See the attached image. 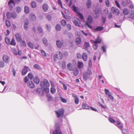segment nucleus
Wrapping results in <instances>:
<instances>
[{"mask_svg": "<svg viewBox=\"0 0 134 134\" xmlns=\"http://www.w3.org/2000/svg\"><path fill=\"white\" fill-rule=\"evenodd\" d=\"M9 58L7 55H4L3 57V60L5 62H8Z\"/></svg>", "mask_w": 134, "mask_h": 134, "instance_id": "412c9836", "label": "nucleus"}, {"mask_svg": "<svg viewBox=\"0 0 134 134\" xmlns=\"http://www.w3.org/2000/svg\"><path fill=\"white\" fill-rule=\"evenodd\" d=\"M64 43V42L63 41L61 42L59 40H58L56 41L57 46L59 48H60L63 45Z\"/></svg>", "mask_w": 134, "mask_h": 134, "instance_id": "9b49d317", "label": "nucleus"}, {"mask_svg": "<svg viewBox=\"0 0 134 134\" xmlns=\"http://www.w3.org/2000/svg\"><path fill=\"white\" fill-rule=\"evenodd\" d=\"M55 127V130L53 131V134H62L61 131L60 130V126L58 124H56Z\"/></svg>", "mask_w": 134, "mask_h": 134, "instance_id": "20e7f679", "label": "nucleus"}, {"mask_svg": "<svg viewBox=\"0 0 134 134\" xmlns=\"http://www.w3.org/2000/svg\"><path fill=\"white\" fill-rule=\"evenodd\" d=\"M82 58L84 61H86L87 58V54L85 53H83L82 55Z\"/></svg>", "mask_w": 134, "mask_h": 134, "instance_id": "b1692460", "label": "nucleus"}, {"mask_svg": "<svg viewBox=\"0 0 134 134\" xmlns=\"http://www.w3.org/2000/svg\"><path fill=\"white\" fill-rule=\"evenodd\" d=\"M77 67L79 69H82L83 66V63L81 62L78 61L77 63Z\"/></svg>", "mask_w": 134, "mask_h": 134, "instance_id": "6ab92c4d", "label": "nucleus"}, {"mask_svg": "<svg viewBox=\"0 0 134 134\" xmlns=\"http://www.w3.org/2000/svg\"><path fill=\"white\" fill-rule=\"evenodd\" d=\"M13 53L16 55L18 54L20 55L22 54L21 51H13Z\"/></svg>", "mask_w": 134, "mask_h": 134, "instance_id": "e433bc0d", "label": "nucleus"}, {"mask_svg": "<svg viewBox=\"0 0 134 134\" xmlns=\"http://www.w3.org/2000/svg\"><path fill=\"white\" fill-rule=\"evenodd\" d=\"M58 3L60 5L61 7L62 8H63L62 3L60 0H58Z\"/></svg>", "mask_w": 134, "mask_h": 134, "instance_id": "774afa93", "label": "nucleus"}, {"mask_svg": "<svg viewBox=\"0 0 134 134\" xmlns=\"http://www.w3.org/2000/svg\"><path fill=\"white\" fill-rule=\"evenodd\" d=\"M61 25L64 26L65 25L66 22L65 20H62L61 21Z\"/></svg>", "mask_w": 134, "mask_h": 134, "instance_id": "c03bdc74", "label": "nucleus"}, {"mask_svg": "<svg viewBox=\"0 0 134 134\" xmlns=\"http://www.w3.org/2000/svg\"><path fill=\"white\" fill-rule=\"evenodd\" d=\"M104 91L105 94L106 95H108L109 94H110V93L109 91L108 90L105 89H104Z\"/></svg>", "mask_w": 134, "mask_h": 134, "instance_id": "e2e57ef3", "label": "nucleus"}, {"mask_svg": "<svg viewBox=\"0 0 134 134\" xmlns=\"http://www.w3.org/2000/svg\"><path fill=\"white\" fill-rule=\"evenodd\" d=\"M82 107L84 109H90V107L85 103H82Z\"/></svg>", "mask_w": 134, "mask_h": 134, "instance_id": "4be33fe9", "label": "nucleus"}, {"mask_svg": "<svg viewBox=\"0 0 134 134\" xmlns=\"http://www.w3.org/2000/svg\"><path fill=\"white\" fill-rule=\"evenodd\" d=\"M27 45L31 49H34V44L31 42H29L27 43Z\"/></svg>", "mask_w": 134, "mask_h": 134, "instance_id": "7c9ffc66", "label": "nucleus"}, {"mask_svg": "<svg viewBox=\"0 0 134 134\" xmlns=\"http://www.w3.org/2000/svg\"><path fill=\"white\" fill-rule=\"evenodd\" d=\"M21 8L20 7L17 6L15 8L16 12L18 13H19L21 11Z\"/></svg>", "mask_w": 134, "mask_h": 134, "instance_id": "79ce46f5", "label": "nucleus"}, {"mask_svg": "<svg viewBox=\"0 0 134 134\" xmlns=\"http://www.w3.org/2000/svg\"><path fill=\"white\" fill-rule=\"evenodd\" d=\"M109 121L111 122V123H113L114 122H115V121L114 120L112 119L111 117H109L108 119Z\"/></svg>", "mask_w": 134, "mask_h": 134, "instance_id": "5fc2aeb1", "label": "nucleus"}, {"mask_svg": "<svg viewBox=\"0 0 134 134\" xmlns=\"http://www.w3.org/2000/svg\"><path fill=\"white\" fill-rule=\"evenodd\" d=\"M108 97L110 100H111L112 101H113L114 98L110 94H108Z\"/></svg>", "mask_w": 134, "mask_h": 134, "instance_id": "de8ad7c7", "label": "nucleus"}, {"mask_svg": "<svg viewBox=\"0 0 134 134\" xmlns=\"http://www.w3.org/2000/svg\"><path fill=\"white\" fill-rule=\"evenodd\" d=\"M94 16L95 18H97L99 16V11L97 10H95L94 11Z\"/></svg>", "mask_w": 134, "mask_h": 134, "instance_id": "a878e982", "label": "nucleus"}, {"mask_svg": "<svg viewBox=\"0 0 134 134\" xmlns=\"http://www.w3.org/2000/svg\"><path fill=\"white\" fill-rule=\"evenodd\" d=\"M28 67L26 66L24 67L22 71V75H24L26 74L28 71Z\"/></svg>", "mask_w": 134, "mask_h": 134, "instance_id": "2eb2a0df", "label": "nucleus"}, {"mask_svg": "<svg viewBox=\"0 0 134 134\" xmlns=\"http://www.w3.org/2000/svg\"><path fill=\"white\" fill-rule=\"evenodd\" d=\"M73 73L75 76H77L79 74L78 69L77 68H75L73 71Z\"/></svg>", "mask_w": 134, "mask_h": 134, "instance_id": "aec40b11", "label": "nucleus"}, {"mask_svg": "<svg viewBox=\"0 0 134 134\" xmlns=\"http://www.w3.org/2000/svg\"><path fill=\"white\" fill-rule=\"evenodd\" d=\"M34 81L35 83L38 84L39 83L40 80L38 77H35L34 79Z\"/></svg>", "mask_w": 134, "mask_h": 134, "instance_id": "bb28decb", "label": "nucleus"}, {"mask_svg": "<svg viewBox=\"0 0 134 134\" xmlns=\"http://www.w3.org/2000/svg\"><path fill=\"white\" fill-rule=\"evenodd\" d=\"M67 67L68 69L69 70L72 71L73 70V67L72 66L70 63H69L67 64Z\"/></svg>", "mask_w": 134, "mask_h": 134, "instance_id": "c756f323", "label": "nucleus"}, {"mask_svg": "<svg viewBox=\"0 0 134 134\" xmlns=\"http://www.w3.org/2000/svg\"><path fill=\"white\" fill-rule=\"evenodd\" d=\"M128 10L127 9H124L123 10V13L124 14L127 15L128 13Z\"/></svg>", "mask_w": 134, "mask_h": 134, "instance_id": "3c124183", "label": "nucleus"}, {"mask_svg": "<svg viewBox=\"0 0 134 134\" xmlns=\"http://www.w3.org/2000/svg\"><path fill=\"white\" fill-rule=\"evenodd\" d=\"M92 21L93 19L92 16L90 15L88 16L87 18V22L86 23V24L88 28L91 29H92V27L91 26L89 25L88 23H91L92 22Z\"/></svg>", "mask_w": 134, "mask_h": 134, "instance_id": "0eeeda50", "label": "nucleus"}, {"mask_svg": "<svg viewBox=\"0 0 134 134\" xmlns=\"http://www.w3.org/2000/svg\"><path fill=\"white\" fill-rule=\"evenodd\" d=\"M50 91L51 93L54 94L55 93L56 90L53 87H51L50 89Z\"/></svg>", "mask_w": 134, "mask_h": 134, "instance_id": "09e8293b", "label": "nucleus"}, {"mask_svg": "<svg viewBox=\"0 0 134 134\" xmlns=\"http://www.w3.org/2000/svg\"><path fill=\"white\" fill-rule=\"evenodd\" d=\"M42 41L43 44L45 46H47L48 44V41L46 38H43V39Z\"/></svg>", "mask_w": 134, "mask_h": 134, "instance_id": "473e14b6", "label": "nucleus"}, {"mask_svg": "<svg viewBox=\"0 0 134 134\" xmlns=\"http://www.w3.org/2000/svg\"><path fill=\"white\" fill-rule=\"evenodd\" d=\"M29 24V21L28 20H26L25 21L24 24V28L25 29L27 30H28V25Z\"/></svg>", "mask_w": 134, "mask_h": 134, "instance_id": "4468645a", "label": "nucleus"}, {"mask_svg": "<svg viewBox=\"0 0 134 134\" xmlns=\"http://www.w3.org/2000/svg\"><path fill=\"white\" fill-rule=\"evenodd\" d=\"M5 25L6 26L8 27H10V23L9 21L8 20H6L5 21Z\"/></svg>", "mask_w": 134, "mask_h": 134, "instance_id": "864d4df0", "label": "nucleus"}, {"mask_svg": "<svg viewBox=\"0 0 134 134\" xmlns=\"http://www.w3.org/2000/svg\"><path fill=\"white\" fill-rule=\"evenodd\" d=\"M21 43L22 45L23 46L25 47L26 46V43L25 41H21Z\"/></svg>", "mask_w": 134, "mask_h": 134, "instance_id": "338daca9", "label": "nucleus"}, {"mask_svg": "<svg viewBox=\"0 0 134 134\" xmlns=\"http://www.w3.org/2000/svg\"><path fill=\"white\" fill-rule=\"evenodd\" d=\"M37 30L39 32L41 33L43 32V30L42 27L40 26H38L37 27Z\"/></svg>", "mask_w": 134, "mask_h": 134, "instance_id": "49530a36", "label": "nucleus"}, {"mask_svg": "<svg viewBox=\"0 0 134 134\" xmlns=\"http://www.w3.org/2000/svg\"><path fill=\"white\" fill-rule=\"evenodd\" d=\"M62 67L63 69L66 68V63L65 62H63L62 63Z\"/></svg>", "mask_w": 134, "mask_h": 134, "instance_id": "69168bd1", "label": "nucleus"}, {"mask_svg": "<svg viewBox=\"0 0 134 134\" xmlns=\"http://www.w3.org/2000/svg\"><path fill=\"white\" fill-rule=\"evenodd\" d=\"M66 26L69 30H70L71 29V26L69 24H67L66 25Z\"/></svg>", "mask_w": 134, "mask_h": 134, "instance_id": "13d9d810", "label": "nucleus"}, {"mask_svg": "<svg viewBox=\"0 0 134 134\" xmlns=\"http://www.w3.org/2000/svg\"><path fill=\"white\" fill-rule=\"evenodd\" d=\"M7 18L8 19H10L12 17L14 19H15L17 15L15 12L12 13L8 12L7 14Z\"/></svg>", "mask_w": 134, "mask_h": 134, "instance_id": "423d86ee", "label": "nucleus"}, {"mask_svg": "<svg viewBox=\"0 0 134 134\" xmlns=\"http://www.w3.org/2000/svg\"><path fill=\"white\" fill-rule=\"evenodd\" d=\"M92 73L91 71L88 70L86 72H85L83 73V78L85 80H87L92 75Z\"/></svg>", "mask_w": 134, "mask_h": 134, "instance_id": "f03ea898", "label": "nucleus"}, {"mask_svg": "<svg viewBox=\"0 0 134 134\" xmlns=\"http://www.w3.org/2000/svg\"><path fill=\"white\" fill-rule=\"evenodd\" d=\"M16 40L18 42H21V36L20 34L18 33L15 35Z\"/></svg>", "mask_w": 134, "mask_h": 134, "instance_id": "9d476101", "label": "nucleus"}, {"mask_svg": "<svg viewBox=\"0 0 134 134\" xmlns=\"http://www.w3.org/2000/svg\"><path fill=\"white\" fill-rule=\"evenodd\" d=\"M16 44V43L13 37L12 39V40L10 41V43L9 45H11L13 46H15Z\"/></svg>", "mask_w": 134, "mask_h": 134, "instance_id": "f704fd0d", "label": "nucleus"}, {"mask_svg": "<svg viewBox=\"0 0 134 134\" xmlns=\"http://www.w3.org/2000/svg\"><path fill=\"white\" fill-rule=\"evenodd\" d=\"M5 41L6 43L8 45H9L10 43V40L8 37H6L5 38Z\"/></svg>", "mask_w": 134, "mask_h": 134, "instance_id": "72a5a7b5", "label": "nucleus"}, {"mask_svg": "<svg viewBox=\"0 0 134 134\" xmlns=\"http://www.w3.org/2000/svg\"><path fill=\"white\" fill-rule=\"evenodd\" d=\"M101 41V39L98 37L96 40L93 41L92 42L94 44L93 45V47L94 50L97 49L98 46L97 43H100Z\"/></svg>", "mask_w": 134, "mask_h": 134, "instance_id": "39448f33", "label": "nucleus"}, {"mask_svg": "<svg viewBox=\"0 0 134 134\" xmlns=\"http://www.w3.org/2000/svg\"><path fill=\"white\" fill-rule=\"evenodd\" d=\"M104 28L103 27L98 26L95 29V30L96 31H101Z\"/></svg>", "mask_w": 134, "mask_h": 134, "instance_id": "a19ab883", "label": "nucleus"}, {"mask_svg": "<svg viewBox=\"0 0 134 134\" xmlns=\"http://www.w3.org/2000/svg\"><path fill=\"white\" fill-rule=\"evenodd\" d=\"M48 20H51L52 19L51 15L50 14H48L46 16Z\"/></svg>", "mask_w": 134, "mask_h": 134, "instance_id": "680f3d73", "label": "nucleus"}, {"mask_svg": "<svg viewBox=\"0 0 134 134\" xmlns=\"http://www.w3.org/2000/svg\"><path fill=\"white\" fill-rule=\"evenodd\" d=\"M28 86L30 88H33L35 87L32 81H30L29 82Z\"/></svg>", "mask_w": 134, "mask_h": 134, "instance_id": "393cba45", "label": "nucleus"}, {"mask_svg": "<svg viewBox=\"0 0 134 134\" xmlns=\"http://www.w3.org/2000/svg\"><path fill=\"white\" fill-rule=\"evenodd\" d=\"M29 17L30 19L31 20L35 21L36 20V17L34 13L30 14Z\"/></svg>", "mask_w": 134, "mask_h": 134, "instance_id": "1a4fd4ad", "label": "nucleus"}, {"mask_svg": "<svg viewBox=\"0 0 134 134\" xmlns=\"http://www.w3.org/2000/svg\"><path fill=\"white\" fill-rule=\"evenodd\" d=\"M91 5V2L90 0H88L87 2V7L89 8L90 7Z\"/></svg>", "mask_w": 134, "mask_h": 134, "instance_id": "58836bf2", "label": "nucleus"}, {"mask_svg": "<svg viewBox=\"0 0 134 134\" xmlns=\"http://www.w3.org/2000/svg\"><path fill=\"white\" fill-rule=\"evenodd\" d=\"M76 43L77 44H79L81 41V39L80 37H78L76 39Z\"/></svg>", "mask_w": 134, "mask_h": 134, "instance_id": "c9c22d12", "label": "nucleus"}, {"mask_svg": "<svg viewBox=\"0 0 134 134\" xmlns=\"http://www.w3.org/2000/svg\"><path fill=\"white\" fill-rule=\"evenodd\" d=\"M105 3L107 7H109L110 6V2L108 0H106L105 1Z\"/></svg>", "mask_w": 134, "mask_h": 134, "instance_id": "603ef678", "label": "nucleus"}, {"mask_svg": "<svg viewBox=\"0 0 134 134\" xmlns=\"http://www.w3.org/2000/svg\"><path fill=\"white\" fill-rule=\"evenodd\" d=\"M44 90L46 93H48L49 92V88L47 86L44 88Z\"/></svg>", "mask_w": 134, "mask_h": 134, "instance_id": "8fccbe9b", "label": "nucleus"}, {"mask_svg": "<svg viewBox=\"0 0 134 134\" xmlns=\"http://www.w3.org/2000/svg\"><path fill=\"white\" fill-rule=\"evenodd\" d=\"M8 4L9 5L10 10H11L12 9L13 6L15 5L14 2L13 0H10L8 3Z\"/></svg>", "mask_w": 134, "mask_h": 134, "instance_id": "f8f14e48", "label": "nucleus"}, {"mask_svg": "<svg viewBox=\"0 0 134 134\" xmlns=\"http://www.w3.org/2000/svg\"><path fill=\"white\" fill-rule=\"evenodd\" d=\"M73 96L74 98L75 103L76 104H78L79 103V99L77 96Z\"/></svg>", "mask_w": 134, "mask_h": 134, "instance_id": "cd10ccee", "label": "nucleus"}, {"mask_svg": "<svg viewBox=\"0 0 134 134\" xmlns=\"http://www.w3.org/2000/svg\"><path fill=\"white\" fill-rule=\"evenodd\" d=\"M4 63L3 62L0 61V68H3L4 67Z\"/></svg>", "mask_w": 134, "mask_h": 134, "instance_id": "6e6d98bb", "label": "nucleus"}, {"mask_svg": "<svg viewBox=\"0 0 134 134\" xmlns=\"http://www.w3.org/2000/svg\"><path fill=\"white\" fill-rule=\"evenodd\" d=\"M74 19L75 20L73 21V23L75 25L78 27L80 26V25L79 24L80 22V20L76 18H75Z\"/></svg>", "mask_w": 134, "mask_h": 134, "instance_id": "ddd939ff", "label": "nucleus"}, {"mask_svg": "<svg viewBox=\"0 0 134 134\" xmlns=\"http://www.w3.org/2000/svg\"><path fill=\"white\" fill-rule=\"evenodd\" d=\"M77 16L79 17V18L81 19V20H82L83 21H84V17L82 14L79 12H77Z\"/></svg>", "mask_w": 134, "mask_h": 134, "instance_id": "5701e85b", "label": "nucleus"}, {"mask_svg": "<svg viewBox=\"0 0 134 134\" xmlns=\"http://www.w3.org/2000/svg\"><path fill=\"white\" fill-rule=\"evenodd\" d=\"M90 47L89 43L88 42H85L84 43V49L86 50H87L89 49Z\"/></svg>", "mask_w": 134, "mask_h": 134, "instance_id": "f3484780", "label": "nucleus"}, {"mask_svg": "<svg viewBox=\"0 0 134 134\" xmlns=\"http://www.w3.org/2000/svg\"><path fill=\"white\" fill-rule=\"evenodd\" d=\"M44 84L45 86L47 87H48L49 86V83L48 80L46 79H44L43 81Z\"/></svg>", "mask_w": 134, "mask_h": 134, "instance_id": "c85d7f7f", "label": "nucleus"}, {"mask_svg": "<svg viewBox=\"0 0 134 134\" xmlns=\"http://www.w3.org/2000/svg\"><path fill=\"white\" fill-rule=\"evenodd\" d=\"M28 77L31 80H32L34 78V76L31 73H29L28 75Z\"/></svg>", "mask_w": 134, "mask_h": 134, "instance_id": "4c0bfd02", "label": "nucleus"}, {"mask_svg": "<svg viewBox=\"0 0 134 134\" xmlns=\"http://www.w3.org/2000/svg\"><path fill=\"white\" fill-rule=\"evenodd\" d=\"M61 27L60 25L57 24L56 26V29L58 31H60L61 29Z\"/></svg>", "mask_w": 134, "mask_h": 134, "instance_id": "a18cd8bd", "label": "nucleus"}, {"mask_svg": "<svg viewBox=\"0 0 134 134\" xmlns=\"http://www.w3.org/2000/svg\"><path fill=\"white\" fill-rule=\"evenodd\" d=\"M42 7L43 10L45 12H46L48 10V7L47 4L45 3L43 5Z\"/></svg>", "mask_w": 134, "mask_h": 134, "instance_id": "a211bd4d", "label": "nucleus"}, {"mask_svg": "<svg viewBox=\"0 0 134 134\" xmlns=\"http://www.w3.org/2000/svg\"><path fill=\"white\" fill-rule=\"evenodd\" d=\"M106 16H104L102 17V22L104 24L106 21Z\"/></svg>", "mask_w": 134, "mask_h": 134, "instance_id": "4d7b16f0", "label": "nucleus"}, {"mask_svg": "<svg viewBox=\"0 0 134 134\" xmlns=\"http://www.w3.org/2000/svg\"><path fill=\"white\" fill-rule=\"evenodd\" d=\"M46 96L48 98V101H50L52 100L53 98L51 95L50 94H47Z\"/></svg>", "mask_w": 134, "mask_h": 134, "instance_id": "ea45409f", "label": "nucleus"}, {"mask_svg": "<svg viewBox=\"0 0 134 134\" xmlns=\"http://www.w3.org/2000/svg\"><path fill=\"white\" fill-rule=\"evenodd\" d=\"M24 12L26 14H27L29 13V8L28 7L26 6L25 7Z\"/></svg>", "mask_w": 134, "mask_h": 134, "instance_id": "2f4dec72", "label": "nucleus"}, {"mask_svg": "<svg viewBox=\"0 0 134 134\" xmlns=\"http://www.w3.org/2000/svg\"><path fill=\"white\" fill-rule=\"evenodd\" d=\"M31 7L33 8H35L36 7V2L35 1L32 2L31 4Z\"/></svg>", "mask_w": 134, "mask_h": 134, "instance_id": "37998d69", "label": "nucleus"}, {"mask_svg": "<svg viewBox=\"0 0 134 134\" xmlns=\"http://www.w3.org/2000/svg\"><path fill=\"white\" fill-rule=\"evenodd\" d=\"M112 12L115 15H117L120 14V11L117 8L112 7L111 9Z\"/></svg>", "mask_w": 134, "mask_h": 134, "instance_id": "6e6552de", "label": "nucleus"}, {"mask_svg": "<svg viewBox=\"0 0 134 134\" xmlns=\"http://www.w3.org/2000/svg\"><path fill=\"white\" fill-rule=\"evenodd\" d=\"M131 19H134V12L133 11L131 12V14L129 17Z\"/></svg>", "mask_w": 134, "mask_h": 134, "instance_id": "052dcab7", "label": "nucleus"}, {"mask_svg": "<svg viewBox=\"0 0 134 134\" xmlns=\"http://www.w3.org/2000/svg\"><path fill=\"white\" fill-rule=\"evenodd\" d=\"M46 27L48 31H50L51 30V26L50 25L47 24L46 26Z\"/></svg>", "mask_w": 134, "mask_h": 134, "instance_id": "0e129e2a", "label": "nucleus"}, {"mask_svg": "<svg viewBox=\"0 0 134 134\" xmlns=\"http://www.w3.org/2000/svg\"><path fill=\"white\" fill-rule=\"evenodd\" d=\"M130 0H124L122 2V4L124 6H126L130 3Z\"/></svg>", "mask_w": 134, "mask_h": 134, "instance_id": "dca6fc26", "label": "nucleus"}, {"mask_svg": "<svg viewBox=\"0 0 134 134\" xmlns=\"http://www.w3.org/2000/svg\"><path fill=\"white\" fill-rule=\"evenodd\" d=\"M62 58V53L60 51H58L54 55V62L56 61L57 59L59 60H61Z\"/></svg>", "mask_w": 134, "mask_h": 134, "instance_id": "f257e3e1", "label": "nucleus"}, {"mask_svg": "<svg viewBox=\"0 0 134 134\" xmlns=\"http://www.w3.org/2000/svg\"><path fill=\"white\" fill-rule=\"evenodd\" d=\"M64 112V110L63 109H60L58 111H55V112L57 114V117L58 118H59L60 116L63 117Z\"/></svg>", "mask_w": 134, "mask_h": 134, "instance_id": "7ed1b4c3", "label": "nucleus"}, {"mask_svg": "<svg viewBox=\"0 0 134 134\" xmlns=\"http://www.w3.org/2000/svg\"><path fill=\"white\" fill-rule=\"evenodd\" d=\"M60 99L62 102L64 103H66V102L67 101L66 99L63 98L62 97H60Z\"/></svg>", "mask_w": 134, "mask_h": 134, "instance_id": "bf43d9fd", "label": "nucleus"}]
</instances>
